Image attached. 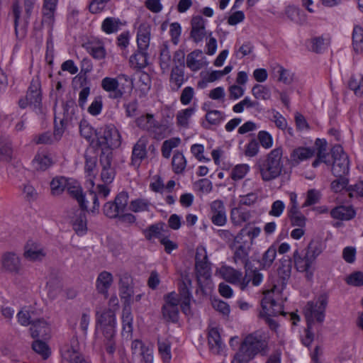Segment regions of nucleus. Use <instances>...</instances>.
<instances>
[{"instance_id": "e433bc0d", "label": "nucleus", "mask_w": 363, "mask_h": 363, "mask_svg": "<svg viewBox=\"0 0 363 363\" xmlns=\"http://www.w3.org/2000/svg\"><path fill=\"white\" fill-rule=\"evenodd\" d=\"M53 164L51 155L45 151L39 152L32 161L34 169L44 171Z\"/></svg>"}, {"instance_id": "603ef678", "label": "nucleus", "mask_w": 363, "mask_h": 363, "mask_svg": "<svg viewBox=\"0 0 363 363\" xmlns=\"http://www.w3.org/2000/svg\"><path fill=\"white\" fill-rule=\"evenodd\" d=\"M33 350L43 359H48L51 354V349L49 345L41 340L40 339H35L32 344Z\"/></svg>"}, {"instance_id": "864d4df0", "label": "nucleus", "mask_w": 363, "mask_h": 363, "mask_svg": "<svg viewBox=\"0 0 363 363\" xmlns=\"http://www.w3.org/2000/svg\"><path fill=\"white\" fill-rule=\"evenodd\" d=\"M324 250L323 245L319 241H311L306 250V253L315 262Z\"/></svg>"}, {"instance_id": "c85d7f7f", "label": "nucleus", "mask_w": 363, "mask_h": 363, "mask_svg": "<svg viewBox=\"0 0 363 363\" xmlns=\"http://www.w3.org/2000/svg\"><path fill=\"white\" fill-rule=\"evenodd\" d=\"M83 47L96 60H103L106 57V51L104 43L100 40H91L83 45Z\"/></svg>"}, {"instance_id": "e2e57ef3", "label": "nucleus", "mask_w": 363, "mask_h": 363, "mask_svg": "<svg viewBox=\"0 0 363 363\" xmlns=\"http://www.w3.org/2000/svg\"><path fill=\"white\" fill-rule=\"evenodd\" d=\"M252 94L255 98L260 100H268L271 97L269 89L260 84H256L252 87Z\"/></svg>"}, {"instance_id": "13d9d810", "label": "nucleus", "mask_w": 363, "mask_h": 363, "mask_svg": "<svg viewBox=\"0 0 363 363\" xmlns=\"http://www.w3.org/2000/svg\"><path fill=\"white\" fill-rule=\"evenodd\" d=\"M277 256V248L274 246H270L264 253L261 265L263 269L269 268L273 264Z\"/></svg>"}, {"instance_id": "4c0bfd02", "label": "nucleus", "mask_w": 363, "mask_h": 363, "mask_svg": "<svg viewBox=\"0 0 363 363\" xmlns=\"http://www.w3.org/2000/svg\"><path fill=\"white\" fill-rule=\"evenodd\" d=\"M196 108L189 107L179 110L176 115V123L178 127L188 128L191 117L195 114Z\"/></svg>"}, {"instance_id": "39448f33", "label": "nucleus", "mask_w": 363, "mask_h": 363, "mask_svg": "<svg viewBox=\"0 0 363 363\" xmlns=\"http://www.w3.org/2000/svg\"><path fill=\"white\" fill-rule=\"evenodd\" d=\"M283 150L281 147L273 149L267 158L259 164V169L262 180L271 181L279 177L284 167L281 161Z\"/></svg>"}, {"instance_id": "72a5a7b5", "label": "nucleus", "mask_w": 363, "mask_h": 363, "mask_svg": "<svg viewBox=\"0 0 363 363\" xmlns=\"http://www.w3.org/2000/svg\"><path fill=\"white\" fill-rule=\"evenodd\" d=\"M172 338L159 339L157 341L158 354L162 363H170L172 358Z\"/></svg>"}, {"instance_id": "3c124183", "label": "nucleus", "mask_w": 363, "mask_h": 363, "mask_svg": "<svg viewBox=\"0 0 363 363\" xmlns=\"http://www.w3.org/2000/svg\"><path fill=\"white\" fill-rule=\"evenodd\" d=\"M250 167L247 164H238L234 166L230 172V178L235 181H240L250 172Z\"/></svg>"}, {"instance_id": "4be33fe9", "label": "nucleus", "mask_w": 363, "mask_h": 363, "mask_svg": "<svg viewBox=\"0 0 363 363\" xmlns=\"http://www.w3.org/2000/svg\"><path fill=\"white\" fill-rule=\"evenodd\" d=\"M113 156H110V152L108 155H100V164L101 166V179L106 184L112 183L115 178L116 172L111 165Z\"/></svg>"}, {"instance_id": "79ce46f5", "label": "nucleus", "mask_w": 363, "mask_h": 363, "mask_svg": "<svg viewBox=\"0 0 363 363\" xmlns=\"http://www.w3.org/2000/svg\"><path fill=\"white\" fill-rule=\"evenodd\" d=\"M122 26L123 23L119 18L107 17L102 21L101 30L106 34L109 35L118 32Z\"/></svg>"}, {"instance_id": "de8ad7c7", "label": "nucleus", "mask_w": 363, "mask_h": 363, "mask_svg": "<svg viewBox=\"0 0 363 363\" xmlns=\"http://www.w3.org/2000/svg\"><path fill=\"white\" fill-rule=\"evenodd\" d=\"M160 66L163 73L168 72L172 65V57L169 48L164 45L160 49Z\"/></svg>"}, {"instance_id": "58836bf2", "label": "nucleus", "mask_w": 363, "mask_h": 363, "mask_svg": "<svg viewBox=\"0 0 363 363\" xmlns=\"http://www.w3.org/2000/svg\"><path fill=\"white\" fill-rule=\"evenodd\" d=\"M45 256L43 249L35 242H28L27 249L24 252V257L32 260H42Z\"/></svg>"}, {"instance_id": "2eb2a0df", "label": "nucleus", "mask_w": 363, "mask_h": 363, "mask_svg": "<svg viewBox=\"0 0 363 363\" xmlns=\"http://www.w3.org/2000/svg\"><path fill=\"white\" fill-rule=\"evenodd\" d=\"M333 158L332 172L335 177H340L349 172V160L340 145H335L331 150Z\"/></svg>"}, {"instance_id": "7ed1b4c3", "label": "nucleus", "mask_w": 363, "mask_h": 363, "mask_svg": "<svg viewBox=\"0 0 363 363\" xmlns=\"http://www.w3.org/2000/svg\"><path fill=\"white\" fill-rule=\"evenodd\" d=\"M216 273L228 282L238 286L241 290H245L251 283L253 286H258L263 281L264 276L257 270L246 271L245 276L242 272L228 266H222Z\"/></svg>"}, {"instance_id": "a211bd4d", "label": "nucleus", "mask_w": 363, "mask_h": 363, "mask_svg": "<svg viewBox=\"0 0 363 363\" xmlns=\"http://www.w3.org/2000/svg\"><path fill=\"white\" fill-rule=\"evenodd\" d=\"M208 345L210 352L216 355H226V346L221 339L220 328L210 325L208 332Z\"/></svg>"}, {"instance_id": "20e7f679", "label": "nucleus", "mask_w": 363, "mask_h": 363, "mask_svg": "<svg viewBox=\"0 0 363 363\" xmlns=\"http://www.w3.org/2000/svg\"><path fill=\"white\" fill-rule=\"evenodd\" d=\"M328 304V296L321 294L315 300L307 303L303 308V313L307 322L306 337L313 340V325L315 323H321L325 318V311Z\"/></svg>"}, {"instance_id": "680f3d73", "label": "nucleus", "mask_w": 363, "mask_h": 363, "mask_svg": "<svg viewBox=\"0 0 363 363\" xmlns=\"http://www.w3.org/2000/svg\"><path fill=\"white\" fill-rule=\"evenodd\" d=\"M170 82L175 84L177 88H179L184 82V74L183 68L176 65L173 67L171 75Z\"/></svg>"}, {"instance_id": "c9c22d12", "label": "nucleus", "mask_w": 363, "mask_h": 363, "mask_svg": "<svg viewBox=\"0 0 363 363\" xmlns=\"http://www.w3.org/2000/svg\"><path fill=\"white\" fill-rule=\"evenodd\" d=\"M333 218L340 220H350L352 219L356 211L352 206L340 205L330 211Z\"/></svg>"}, {"instance_id": "f257e3e1", "label": "nucleus", "mask_w": 363, "mask_h": 363, "mask_svg": "<svg viewBox=\"0 0 363 363\" xmlns=\"http://www.w3.org/2000/svg\"><path fill=\"white\" fill-rule=\"evenodd\" d=\"M281 289L274 286L271 290L264 291V297L261 301L259 317L264 319L271 329L276 330L278 327L277 322L271 317L284 315L283 311V297Z\"/></svg>"}, {"instance_id": "f704fd0d", "label": "nucleus", "mask_w": 363, "mask_h": 363, "mask_svg": "<svg viewBox=\"0 0 363 363\" xmlns=\"http://www.w3.org/2000/svg\"><path fill=\"white\" fill-rule=\"evenodd\" d=\"M67 191L72 197L76 199L82 208H87L86 201L83 194L82 189L77 181L73 179H68Z\"/></svg>"}, {"instance_id": "6ab92c4d", "label": "nucleus", "mask_w": 363, "mask_h": 363, "mask_svg": "<svg viewBox=\"0 0 363 363\" xmlns=\"http://www.w3.org/2000/svg\"><path fill=\"white\" fill-rule=\"evenodd\" d=\"M61 355L65 361L69 363H89L79 351L77 340H73L70 345H66L61 349Z\"/></svg>"}, {"instance_id": "ddd939ff", "label": "nucleus", "mask_w": 363, "mask_h": 363, "mask_svg": "<svg viewBox=\"0 0 363 363\" xmlns=\"http://www.w3.org/2000/svg\"><path fill=\"white\" fill-rule=\"evenodd\" d=\"M122 79L129 83V87L130 90L133 89V79L130 76L124 74H119L117 78L108 77H104L101 80V85L105 91L109 93V96L111 98L119 99L121 98L123 95V92L119 89L118 83V80Z\"/></svg>"}, {"instance_id": "c756f323", "label": "nucleus", "mask_w": 363, "mask_h": 363, "mask_svg": "<svg viewBox=\"0 0 363 363\" xmlns=\"http://www.w3.org/2000/svg\"><path fill=\"white\" fill-rule=\"evenodd\" d=\"M196 271L199 284H206L211 287V269L208 261L196 262Z\"/></svg>"}, {"instance_id": "8fccbe9b", "label": "nucleus", "mask_w": 363, "mask_h": 363, "mask_svg": "<svg viewBox=\"0 0 363 363\" xmlns=\"http://www.w3.org/2000/svg\"><path fill=\"white\" fill-rule=\"evenodd\" d=\"M67 182L68 179L64 177H57L54 178L50 182L52 194L54 196L61 194L65 189H67Z\"/></svg>"}, {"instance_id": "c03bdc74", "label": "nucleus", "mask_w": 363, "mask_h": 363, "mask_svg": "<svg viewBox=\"0 0 363 363\" xmlns=\"http://www.w3.org/2000/svg\"><path fill=\"white\" fill-rule=\"evenodd\" d=\"M187 161L183 153L177 152L174 154L172 160L173 172L177 174H183L186 167Z\"/></svg>"}, {"instance_id": "4d7b16f0", "label": "nucleus", "mask_w": 363, "mask_h": 363, "mask_svg": "<svg viewBox=\"0 0 363 363\" xmlns=\"http://www.w3.org/2000/svg\"><path fill=\"white\" fill-rule=\"evenodd\" d=\"M261 228L257 226H246L238 233L241 236L246 238L248 241H252L254 245L255 240L259 236Z\"/></svg>"}, {"instance_id": "0eeeda50", "label": "nucleus", "mask_w": 363, "mask_h": 363, "mask_svg": "<svg viewBox=\"0 0 363 363\" xmlns=\"http://www.w3.org/2000/svg\"><path fill=\"white\" fill-rule=\"evenodd\" d=\"M240 348L252 358L258 354L266 355L269 351L268 337L260 332L249 334L243 340Z\"/></svg>"}, {"instance_id": "bf43d9fd", "label": "nucleus", "mask_w": 363, "mask_h": 363, "mask_svg": "<svg viewBox=\"0 0 363 363\" xmlns=\"http://www.w3.org/2000/svg\"><path fill=\"white\" fill-rule=\"evenodd\" d=\"M348 86L353 90L356 95H361L363 93V75L354 74L350 78Z\"/></svg>"}, {"instance_id": "2f4dec72", "label": "nucleus", "mask_w": 363, "mask_h": 363, "mask_svg": "<svg viewBox=\"0 0 363 363\" xmlns=\"http://www.w3.org/2000/svg\"><path fill=\"white\" fill-rule=\"evenodd\" d=\"M207 65L206 57L202 55V51L200 50L192 51L186 57V66L193 72L199 71Z\"/></svg>"}, {"instance_id": "9d476101", "label": "nucleus", "mask_w": 363, "mask_h": 363, "mask_svg": "<svg viewBox=\"0 0 363 363\" xmlns=\"http://www.w3.org/2000/svg\"><path fill=\"white\" fill-rule=\"evenodd\" d=\"M0 269L2 272L16 276L21 274L22 257L13 251L4 252L0 257Z\"/></svg>"}, {"instance_id": "49530a36", "label": "nucleus", "mask_w": 363, "mask_h": 363, "mask_svg": "<svg viewBox=\"0 0 363 363\" xmlns=\"http://www.w3.org/2000/svg\"><path fill=\"white\" fill-rule=\"evenodd\" d=\"M151 205V202L147 199L138 198L130 202L129 208L133 212L141 213L149 211Z\"/></svg>"}, {"instance_id": "412c9836", "label": "nucleus", "mask_w": 363, "mask_h": 363, "mask_svg": "<svg viewBox=\"0 0 363 363\" xmlns=\"http://www.w3.org/2000/svg\"><path fill=\"white\" fill-rule=\"evenodd\" d=\"M205 24L206 21L202 16H196L192 18L190 36L194 43H199L202 42L207 35Z\"/></svg>"}, {"instance_id": "f03ea898", "label": "nucleus", "mask_w": 363, "mask_h": 363, "mask_svg": "<svg viewBox=\"0 0 363 363\" xmlns=\"http://www.w3.org/2000/svg\"><path fill=\"white\" fill-rule=\"evenodd\" d=\"M191 294L186 287L181 289L179 296L175 292H171L164 297L165 303L162 307V315L167 321L177 322L179 319V308L180 304L184 313H191Z\"/></svg>"}, {"instance_id": "f8f14e48", "label": "nucleus", "mask_w": 363, "mask_h": 363, "mask_svg": "<svg viewBox=\"0 0 363 363\" xmlns=\"http://www.w3.org/2000/svg\"><path fill=\"white\" fill-rule=\"evenodd\" d=\"M292 259L296 271L304 274L306 279L311 281L315 270V262L306 253L301 255L298 249L294 251Z\"/></svg>"}, {"instance_id": "7c9ffc66", "label": "nucleus", "mask_w": 363, "mask_h": 363, "mask_svg": "<svg viewBox=\"0 0 363 363\" xmlns=\"http://www.w3.org/2000/svg\"><path fill=\"white\" fill-rule=\"evenodd\" d=\"M315 154V150L313 147H298L293 150L290 155L291 162L297 165L301 162L306 161Z\"/></svg>"}, {"instance_id": "69168bd1", "label": "nucleus", "mask_w": 363, "mask_h": 363, "mask_svg": "<svg viewBox=\"0 0 363 363\" xmlns=\"http://www.w3.org/2000/svg\"><path fill=\"white\" fill-rule=\"evenodd\" d=\"M327 46V40L323 37H315L309 41V48L315 52H321Z\"/></svg>"}, {"instance_id": "a18cd8bd", "label": "nucleus", "mask_w": 363, "mask_h": 363, "mask_svg": "<svg viewBox=\"0 0 363 363\" xmlns=\"http://www.w3.org/2000/svg\"><path fill=\"white\" fill-rule=\"evenodd\" d=\"M315 145L318 147L317 151V159L313 162L312 165L313 167H317L320 162H324L325 164H329V162L327 161L326 157V146L327 142L324 139L318 138L315 140Z\"/></svg>"}, {"instance_id": "f3484780", "label": "nucleus", "mask_w": 363, "mask_h": 363, "mask_svg": "<svg viewBox=\"0 0 363 363\" xmlns=\"http://www.w3.org/2000/svg\"><path fill=\"white\" fill-rule=\"evenodd\" d=\"M252 241L239 235L235 236L231 248L234 252L235 262H246L248 260L250 252L252 247Z\"/></svg>"}, {"instance_id": "bb28decb", "label": "nucleus", "mask_w": 363, "mask_h": 363, "mask_svg": "<svg viewBox=\"0 0 363 363\" xmlns=\"http://www.w3.org/2000/svg\"><path fill=\"white\" fill-rule=\"evenodd\" d=\"M151 35L150 25L146 22L141 23L137 32V45L138 49L147 50L150 45Z\"/></svg>"}, {"instance_id": "1a4fd4ad", "label": "nucleus", "mask_w": 363, "mask_h": 363, "mask_svg": "<svg viewBox=\"0 0 363 363\" xmlns=\"http://www.w3.org/2000/svg\"><path fill=\"white\" fill-rule=\"evenodd\" d=\"M135 123L138 128L154 134L157 139H162L170 133L169 128L166 125L158 123L151 113L142 115L137 118Z\"/></svg>"}, {"instance_id": "393cba45", "label": "nucleus", "mask_w": 363, "mask_h": 363, "mask_svg": "<svg viewBox=\"0 0 363 363\" xmlns=\"http://www.w3.org/2000/svg\"><path fill=\"white\" fill-rule=\"evenodd\" d=\"M133 294L131 278L128 275L123 276L119 281V296L127 307H130Z\"/></svg>"}, {"instance_id": "473e14b6", "label": "nucleus", "mask_w": 363, "mask_h": 363, "mask_svg": "<svg viewBox=\"0 0 363 363\" xmlns=\"http://www.w3.org/2000/svg\"><path fill=\"white\" fill-rule=\"evenodd\" d=\"M113 283L112 274L107 271H103L99 274L96 280V289L99 294L107 296L108 290Z\"/></svg>"}, {"instance_id": "37998d69", "label": "nucleus", "mask_w": 363, "mask_h": 363, "mask_svg": "<svg viewBox=\"0 0 363 363\" xmlns=\"http://www.w3.org/2000/svg\"><path fill=\"white\" fill-rule=\"evenodd\" d=\"M284 13L291 21L303 24L306 22V17L303 12L297 6L289 5L285 8Z\"/></svg>"}, {"instance_id": "cd10ccee", "label": "nucleus", "mask_w": 363, "mask_h": 363, "mask_svg": "<svg viewBox=\"0 0 363 363\" xmlns=\"http://www.w3.org/2000/svg\"><path fill=\"white\" fill-rule=\"evenodd\" d=\"M122 332L121 335L125 340H130L133 337V315L130 307H124L121 316Z\"/></svg>"}, {"instance_id": "774afa93", "label": "nucleus", "mask_w": 363, "mask_h": 363, "mask_svg": "<svg viewBox=\"0 0 363 363\" xmlns=\"http://www.w3.org/2000/svg\"><path fill=\"white\" fill-rule=\"evenodd\" d=\"M345 281L352 286H361L363 285V273L359 271L351 273L345 278Z\"/></svg>"}, {"instance_id": "0e129e2a", "label": "nucleus", "mask_w": 363, "mask_h": 363, "mask_svg": "<svg viewBox=\"0 0 363 363\" xmlns=\"http://www.w3.org/2000/svg\"><path fill=\"white\" fill-rule=\"evenodd\" d=\"M72 225L77 234L79 235H84L87 230L86 219L85 216L81 213L77 216L73 220Z\"/></svg>"}, {"instance_id": "052dcab7", "label": "nucleus", "mask_w": 363, "mask_h": 363, "mask_svg": "<svg viewBox=\"0 0 363 363\" xmlns=\"http://www.w3.org/2000/svg\"><path fill=\"white\" fill-rule=\"evenodd\" d=\"M190 152L199 162H208L211 160L209 157L204 155L205 147L201 144H193L190 147Z\"/></svg>"}, {"instance_id": "5fc2aeb1", "label": "nucleus", "mask_w": 363, "mask_h": 363, "mask_svg": "<svg viewBox=\"0 0 363 363\" xmlns=\"http://www.w3.org/2000/svg\"><path fill=\"white\" fill-rule=\"evenodd\" d=\"M288 218L292 226L304 228L306 224V218L300 210L291 211L287 212Z\"/></svg>"}, {"instance_id": "a878e982", "label": "nucleus", "mask_w": 363, "mask_h": 363, "mask_svg": "<svg viewBox=\"0 0 363 363\" xmlns=\"http://www.w3.org/2000/svg\"><path fill=\"white\" fill-rule=\"evenodd\" d=\"M58 0H44L42 9L43 24L52 27L55 22Z\"/></svg>"}, {"instance_id": "338daca9", "label": "nucleus", "mask_w": 363, "mask_h": 363, "mask_svg": "<svg viewBox=\"0 0 363 363\" xmlns=\"http://www.w3.org/2000/svg\"><path fill=\"white\" fill-rule=\"evenodd\" d=\"M256 105V102L253 101L249 96H246L233 106V111L234 113H241L245 108H251L255 107Z\"/></svg>"}, {"instance_id": "ea45409f", "label": "nucleus", "mask_w": 363, "mask_h": 363, "mask_svg": "<svg viewBox=\"0 0 363 363\" xmlns=\"http://www.w3.org/2000/svg\"><path fill=\"white\" fill-rule=\"evenodd\" d=\"M165 234L164 224L162 223L152 225L144 231L145 237L148 240H154L155 239L160 240Z\"/></svg>"}, {"instance_id": "6e6552de", "label": "nucleus", "mask_w": 363, "mask_h": 363, "mask_svg": "<svg viewBox=\"0 0 363 363\" xmlns=\"http://www.w3.org/2000/svg\"><path fill=\"white\" fill-rule=\"evenodd\" d=\"M96 331L104 337H115L117 320L116 313L112 309H99L96 314Z\"/></svg>"}, {"instance_id": "5701e85b", "label": "nucleus", "mask_w": 363, "mask_h": 363, "mask_svg": "<svg viewBox=\"0 0 363 363\" xmlns=\"http://www.w3.org/2000/svg\"><path fill=\"white\" fill-rule=\"evenodd\" d=\"M211 219L217 226H223L227 222L226 211L223 201H213L211 204Z\"/></svg>"}, {"instance_id": "aec40b11", "label": "nucleus", "mask_w": 363, "mask_h": 363, "mask_svg": "<svg viewBox=\"0 0 363 363\" xmlns=\"http://www.w3.org/2000/svg\"><path fill=\"white\" fill-rule=\"evenodd\" d=\"M149 140L147 136H141L133 145L131 155L132 164L139 167L142 161L147 157V145Z\"/></svg>"}, {"instance_id": "6e6d98bb", "label": "nucleus", "mask_w": 363, "mask_h": 363, "mask_svg": "<svg viewBox=\"0 0 363 363\" xmlns=\"http://www.w3.org/2000/svg\"><path fill=\"white\" fill-rule=\"evenodd\" d=\"M181 140L179 138H172L165 140L162 146V156L168 159L171 156L172 151L174 148H176L179 145Z\"/></svg>"}, {"instance_id": "b1692460", "label": "nucleus", "mask_w": 363, "mask_h": 363, "mask_svg": "<svg viewBox=\"0 0 363 363\" xmlns=\"http://www.w3.org/2000/svg\"><path fill=\"white\" fill-rule=\"evenodd\" d=\"M84 172L88 185L93 188L94 186V179L96 175V156L91 155L90 150L85 153V166Z\"/></svg>"}, {"instance_id": "a19ab883", "label": "nucleus", "mask_w": 363, "mask_h": 363, "mask_svg": "<svg viewBox=\"0 0 363 363\" xmlns=\"http://www.w3.org/2000/svg\"><path fill=\"white\" fill-rule=\"evenodd\" d=\"M130 66L133 69H142L147 65V55L146 50L138 49L129 59Z\"/></svg>"}, {"instance_id": "4468645a", "label": "nucleus", "mask_w": 363, "mask_h": 363, "mask_svg": "<svg viewBox=\"0 0 363 363\" xmlns=\"http://www.w3.org/2000/svg\"><path fill=\"white\" fill-rule=\"evenodd\" d=\"M133 356L140 363H154V347L150 343H145L140 340H134L131 343Z\"/></svg>"}, {"instance_id": "423d86ee", "label": "nucleus", "mask_w": 363, "mask_h": 363, "mask_svg": "<svg viewBox=\"0 0 363 363\" xmlns=\"http://www.w3.org/2000/svg\"><path fill=\"white\" fill-rule=\"evenodd\" d=\"M122 142L119 130L113 125H106L97 133L96 145L101 148V155L113 156L112 150L118 148Z\"/></svg>"}, {"instance_id": "09e8293b", "label": "nucleus", "mask_w": 363, "mask_h": 363, "mask_svg": "<svg viewBox=\"0 0 363 363\" xmlns=\"http://www.w3.org/2000/svg\"><path fill=\"white\" fill-rule=\"evenodd\" d=\"M352 45L356 52H363V28L359 26H354L353 28Z\"/></svg>"}, {"instance_id": "dca6fc26", "label": "nucleus", "mask_w": 363, "mask_h": 363, "mask_svg": "<svg viewBox=\"0 0 363 363\" xmlns=\"http://www.w3.org/2000/svg\"><path fill=\"white\" fill-rule=\"evenodd\" d=\"M27 102L37 114H44L45 108L42 104L40 82L38 77L30 82L27 94Z\"/></svg>"}, {"instance_id": "9b49d317", "label": "nucleus", "mask_w": 363, "mask_h": 363, "mask_svg": "<svg viewBox=\"0 0 363 363\" xmlns=\"http://www.w3.org/2000/svg\"><path fill=\"white\" fill-rule=\"evenodd\" d=\"M24 326H28V332L33 339L48 340L51 337V325L43 318H24Z\"/></svg>"}]
</instances>
